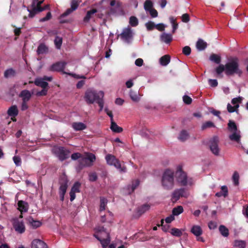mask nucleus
Returning <instances> with one entry per match:
<instances>
[{
  "label": "nucleus",
  "instance_id": "1",
  "mask_svg": "<svg viewBox=\"0 0 248 248\" xmlns=\"http://www.w3.org/2000/svg\"><path fill=\"white\" fill-rule=\"evenodd\" d=\"M225 74L232 75L234 74L240 77L242 74L239 68V60L236 57L232 58L225 64Z\"/></svg>",
  "mask_w": 248,
  "mask_h": 248
},
{
  "label": "nucleus",
  "instance_id": "2",
  "mask_svg": "<svg viewBox=\"0 0 248 248\" xmlns=\"http://www.w3.org/2000/svg\"><path fill=\"white\" fill-rule=\"evenodd\" d=\"M161 184L166 189H171L174 186V171L170 169L166 170L162 176Z\"/></svg>",
  "mask_w": 248,
  "mask_h": 248
},
{
  "label": "nucleus",
  "instance_id": "3",
  "mask_svg": "<svg viewBox=\"0 0 248 248\" xmlns=\"http://www.w3.org/2000/svg\"><path fill=\"white\" fill-rule=\"evenodd\" d=\"M96 234L94 235L101 243L103 248H106L110 241L109 233L103 227H98L96 229Z\"/></svg>",
  "mask_w": 248,
  "mask_h": 248
},
{
  "label": "nucleus",
  "instance_id": "4",
  "mask_svg": "<svg viewBox=\"0 0 248 248\" xmlns=\"http://www.w3.org/2000/svg\"><path fill=\"white\" fill-rule=\"evenodd\" d=\"M175 175L177 182L181 186L191 185L193 183L192 178L188 177L186 173L182 170V167L180 166L177 168Z\"/></svg>",
  "mask_w": 248,
  "mask_h": 248
},
{
  "label": "nucleus",
  "instance_id": "5",
  "mask_svg": "<svg viewBox=\"0 0 248 248\" xmlns=\"http://www.w3.org/2000/svg\"><path fill=\"white\" fill-rule=\"evenodd\" d=\"M52 152L61 161L67 159L70 156V151L62 146H54L52 149Z\"/></svg>",
  "mask_w": 248,
  "mask_h": 248
},
{
  "label": "nucleus",
  "instance_id": "6",
  "mask_svg": "<svg viewBox=\"0 0 248 248\" xmlns=\"http://www.w3.org/2000/svg\"><path fill=\"white\" fill-rule=\"evenodd\" d=\"M78 164L76 167L78 171H80L83 168L90 166L93 162V154H86L82 155L78 160Z\"/></svg>",
  "mask_w": 248,
  "mask_h": 248
},
{
  "label": "nucleus",
  "instance_id": "7",
  "mask_svg": "<svg viewBox=\"0 0 248 248\" xmlns=\"http://www.w3.org/2000/svg\"><path fill=\"white\" fill-rule=\"evenodd\" d=\"M107 163L109 165L114 166L116 168L119 169L122 172H125L126 168L124 167H121L120 162L115 157L111 155H108L106 156Z\"/></svg>",
  "mask_w": 248,
  "mask_h": 248
},
{
  "label": "nucleus",
  "instance_id": "8",
  "mask_svg": "<svg viewBox=\"0 0 248 248\" xmlns=\"http://www.w3.org/2000/svg\"><path fill=\"white\" fill-rule=\"evenodd\" d=\"M68 180L65 176H62L61 177L60 180V186L59 187V195L61 201H63L64 198V195L66 192L68 187Z\"/></svg>",
  "mask_w": 248,
  "mask_h": 248
},
{
  "label": "nucleus",
  "instance_id": "9",
  "mask_svg": "<svg viewBox=\"0 0 248 248\" xmlns=\"http://www.w3.org/2000/svg\"><path fill=\"white\" fill-rule=\"evenodd\" d=\"M13 227L15 230L19 233H23L25 231V226L22 220H19L17 218L13 219Z\"/></svg>",
  "mask_w": 248,
  "mask_h": 248
},
{
  "label": "nucleus",
  "instance_id": "10",
  "mask_svg": "<svg viewBox=\"0 0 248 248\" xmlns=\"http://www.w3.org/2000/svg\"><path fill=\"white\" fill-rule=\"evenodd\" d=\"M121 38L124 41L129 43L133 38V33L130 28L124 29L120 34Z\"/></svg>",
  "mask_w": 248,
  "mask_h": 248
},
{
  "label": "nucleus",
  "instance_id": "11",
  "mask_svg": "<svg viewBox=\"0 0 248 248\" xmlns=\"http://www.w3.org/2000/svg\"><path fill=\"white\" fill-rule=\"evenodd\" d=\"M104 95V93L102 91H99L95 93H94V102L98 104L100 107V111L102 110L104 107V101L103 100Z\"/></svg>",
  "mask_w": 248,
  "mask_h": 248
},
{
  "label": "nucleus",
  "instance_id": "12",
  "mask_svg": "<svg viewBox=\"0 0 248 248\" xmlns=\"http://www.w3.org/2000/svg\"><path fill=\"white\" fill-rule=\"evenodd\" d=\"M210 142L211 151L214 155H218L219 152L218 147V138L217 137H214L211 140Z\"/></svg>",
  "mask_w": 248,
  "mask_h": 248
},
{
  "label": "nucleus",
  "instance_id": "13",
  "mask_svg": "<svg viewBox=\"0 0 248 248\" xmlns=\"http://www.w3.org/2000/svg\"><path fill=\"white\" fill-rule=\"evenodd\" d=\"M80 186L81 184L78 182H75L73 185L70 192V200L71 202L75 200L76 198V193L80 192Z\"/></svg>",
  "mask_w": 248,
  "mask_h": 248
},
{
  "label": "nucleus",
  "instance_id": "14",
  "mask_svg": "<svg viewBox=\"0 0 248 248\" xmlns=\"http://www.w3.org/2000/svg\"><path fill=\"white\" fill-rule=\"evenodd\" d=\"M187 194L184 188H180L174 191L172 195V199L175 201L179 199L181 197H186Z\"/></svg>",
  "mask_w": 248,
  "mask_h": 248
},
{
  "label": "nucleus",
  "instance_id": "15",
  "mask_svg": "<svg viewBox=\"0 0 248 248\" xmlns=\"http://www.w3.org/2000/svg\"><path fill=\"white\" fill-rule=\"evenodd\" d=\"M78 6V3L77 0H72L71 3V8H68L62 15V17H65L70 14L74 11H75Z\"/></svg>",
  "mask_w": 248,
  "mask_h": 248
},
{
  "label": "nucleus",
  "instance_id": "16",
  "mask_svg": "<svg viewBox=\"0 0 248 248\" xmlns=\"http://www.w3.org/2000/svg\"><path fill=\"white\" fill-rule=\"evenodd\" d=\"M27 223L32 229H36L39 227L42 223L40 221L34 220L32 217L30 216L26 218Z\"/></svg>",
  "mask_w": 248,
  "mask_h": 248
},
{
  "label": "nucleus",
  "instance_id": "17",
  "mask_svg": "<svg viewBox=\"0 0 248 248\" xmlns=\"http://www.w3.org/2000/svg\"><path fill=\"white\" fill-rule=\"evenodd\" d=\"M66 64V62H57L52 65L51 70L52 71L63 72Z\"/></svg>",
  "mask_w": 248,
  "mask_h": 248
},
{
  "label": "nucleus",
  "instance_id": "18",
  "mask_svg": "<svg viewBox=\"0 0 248 248\" xmlns=\"http://www.w3.org/2000/svg\"><path fill=\"white\" fill-rule=\"evenodd\" d=\"M31 248H48L46 244L40 239H34L31 243Z\"/></svg>",
  "mask_w": 248,
  "mask_h": 248
},
{
  "label": "nucleus",
  "instance_id": "19",
  "mask_svg": "<svg viewBox=\"0 0 248 248\" xmlns=\"http://www.w3.org/2000/svg\"><path fill=\"white\" fill-rule=\"evenodd\" d=\"M231 133L232 134L229 136L230 140L232 141L239 143L241 138L240 131L237 130Z\"/></svg>",
  "mask_w": 248,
  "mask_h": 248
},
{
  "label": "nucleus",
  "instance_id": "20",
  "mask_svg": "<svg viewBox=\"0 0 248 248\" xmlns=\"http://www.w3.org/2000/svg\"><path fill=\"white\" fill-rule=\"evenodd\" d=\"M112 213L109 211H108L105 214L102 215L100 213L101 221L102 222H111L112 219Z\"/></svg>",
  "mask_w": 248,
  "mask_h": 248
},
{
  "label": "nucleus",
  "instance_id": "21",
  "mask_svg": "<svg viewBox=\"0 0 248 248\" xmlns=\"http://www.w3.org/2000/svg\"><path fill=\"white\" fill-rule=\"evenodd\" d=\"M17 205L18 209L21 213L28 211L29 209V204L27 202L23 201H19L17 203Z\"/></svg>",
  "mask_w": 248,
  "mask_h": 248
},
{
  "label": "nucleus",
  "instance_id": "22",
  "mask_svg": "<svg viewBox=\"0 0 248 248\" xmlns=\"http://www.w3.org/2000/svg\"><path fill=\"white\" fill-rule=\"evenodd\" d=\"M7 114L10 117H16L18 114V110L16 105L12 106L7 110Z\"/></svg>",
  "mask_w": 248,
  "mask_h": 248
},
{
  "label": "nucleus",
  "instance_id": "23",
  "mask_svg": "<svg viewBox=\"0 0 248 248\" xmlns=\"http://www.w3.org/2000/svg\"><path fill=\"white\" fill-rule=\"evenodd\" d=\"M34 83L36 86L42 88H47L48 85V83L44 81L42 78H36L34 81Z\"/></svg>",
  "mask_w": 248,
  "mask_h": 248
},
{
  "label": "nucleus",
  "instance_id": "24",
  "mask_svg": "<svg viewBox=\"0 0 248 248\" xmlns=\"http://www.w3.org/2000/svg\"><path fill=\"white\" fill-rule=\"evenodd\" d=\"M191 232L196 237H199L202 233V230L199 225H194L191 229Z\"/></svg>",
  "mask_w": 248,
  "mask_h": 248
},
{
  "label": "nucleus",
  "instance_id": "25",
  "mask_svg": "<svg viewBox=\"0 0 248 248\" xmlns=\"http://www.w3.org/2000/svg\"><path fill=\"white\" fill-rule=\"evenodd\" d=\"M19 96L22 98V100L23 101L28 102L30 99L31 94L29 91L25 90L21 91Z\"/></svg>",
  "mask_w": 248,
  "mask_h": 248
},
{
  "label": "nucleus",
  "instance_id": "26",
  "mask_svg": "<svg viewBox=\"0 0 248 248\" xmlns=\"http://www.w3.org/2000/svg\"><path fill=\"white\" fill-rule=\"evenodd\" d=\"M160 39L166 44H169L172 40V36L170 34L163 33L160 36Z\"/></svg>",
  "mask_w": 248,
  "mask_h": 248
},
{
  "label": "nucleus",
  "instance_id": "27",
  "mask_svg": "<svg viewBox=\"0 0 248 248\" xmlns=\"http://www.w3.org/2000/svg\"><path fill=\"white\" fill-rule=\"evenodd\" d=\"M108 202V201L106 198L103 197H100L99 209L100 213H102L106 209V207L107 206Z\"/></svg>",
  "mask_w": 248,
  "mask_h": 248
},
{
  "label": "nucleus",
  "instance_id": "28",
  "mask_svg": "<svg viewBox=\"0 0 248 248\" xmlns=\"http://www.w3.org/2000/svg\"><path fill=\"white\" fill-rule=\"evenodd\" d=\"M139 184L140 181L138 179L132 181L131 185H129L127 186L128 193L130 194L133 192L134 190L139 186Z\"/></svg>",
  "mask_w": 248,
  "mask_h": 248
},
{
  "label": "nucleus",
  "instance_id": "29",
  "mask_svg": "<svg viewBox=\"0 0 248 248\" xmlns=\"http://www.w3.org/2000/svg\"><path fill=\"white\" fill-rule=\"evenodd\" d=\"M85 98L88 104L93 103V91L88 90L85 93Z\"/></svg>",
  "mask_w": 248,
  "mask_h": 248
},
{
  "label": "nucleus",
  "instance_id": "30",
  "mask_svg": "<svg viewBox=\"0 0 248 248\" xmlns=\"http://www.w3.org/2000/svg\"><path fill=\"white\" fill-rule=\"evenodd\" d=\"M16 75V71L14 69L11 68L6 70L4 73V76L5 78H10L15 77Z\"/></svg>",
  "mask_w": 248,
  "mask_h": 248
},
{
  "label": "nucleus",
  "instance_id": "31",
  "mask_svg": "<svg viewBox=\"0 0 248 248\" xmlns=\"http://www.w3.org/2000/svg\"><path fill=\"white\" fill-rule=\"evenodd\" d=\"M170 56L168 55H165L160 58L159 62L162 66H167L170 62Z\"/></svg>",
  "mask_w": 248,
  "mask_h": 248
},
{
  "label": "nucleus",
  "instance_id": "32",
  "mask_svg": "<svg viewBox=\"0 0 248 248\" xmlns=\"http://www.w3.org/2000/svg\"><path fill=\"white\" fill-rule=\"evenodd\" d=\"M207 46V43L203 40L200 39L198 40L196 43V47L200 50L202 51L204 50Z\"/></svg>",
  "mask_w": 248,
  "mask_h": 248
},
{
  "label": "nucleus",
  "instance_id": "33",
  "mask_svg": "<svg viewBox=\"0 0 248 248\" xmlns=\"http://www.w3.org/2000/svg\"><path fill=\"white\" fill-rule=\"evenodd\" d=\"M233 246L238 248H246V242L241 240H235L233 242Z\"/></svg>",
  "mask_w": 248,
  "mask_h": 248
},
{
  "label": "nucleus",
  "instance_id": "34",
  "mask_svg": "<svg viewBox=\"0 0 248 248\" xmlns=\"http://www.w3.org/2000/svg\"><path fill=\"white\" fill-rule=\"evenodd\" d=\"M110 129L115 133H121L123 131V128L119 126L114 121L111 122Z\"/></svg>",
  "mask_w": 248,
  "mask_h": 248
},
{
  "label": "nucleus",
  "instance_id": "35",
  "mask_svg": "<svg viewBox=\"0 0 248 248\" xmlns=\"http://www.w3.org/2000/svg\"><path fill=\"white\" fill-rule=\"evenodd\" d=\"M243 97L239 96L238 97L233 98L232 100L231 103L233 106H235L236 109H238V108L239 107V104L241 103Z\"/></svg>",
  "mask_w": 248,
  "mask_h": 248
},
{
  "label": "nucleus",
  "instance_id": "36",
  "mask_svg": "<svg viewBox=\"0 0 248 248\" xmlns=\"http://www.w3.org/2000/svg\"><path fill=\"white\" fill-rule=\"evenodd\" d=\"M184 211L183 207L181 206H177V207L174 208L172 211V214L174 216H178L181 213H182Z\"/></svg>",
  "mask_w": 248,
  "mask_h": 248
},
{
  "label": "nucleus",
  "instance_id": "37",
  "mask_svg": "<svg viewBox=\"0 0 248 248\" xmlns=\"http://www.w3.org/2000/svg\"><path fill=\"white\" fill-rule=\"evenodd\" d=\"M228 130H229V131L230 132L239 130L237 129V126H236V124H235V123L231 120L229 121V123L228 124Z\"/></svg>",
  "mask_w": 248,
  "mask_h": 248
},
{
  "label": "nucleus",
  "instance_id": "38",
  "mask_svg": "<svg viewBox=\"0 0 248 248\" xmlns=\"http://www.w3.org/2000/svg\"><path fill=\"white\" fill-rule=\"evenodd\" d=\"M72 127L76 130H82L86 127L85 124L82 123H74Z\"/></svg>",
  "mask_w": 248,
  "mask_h": 248
},
{
  "label": "nucleus",
  "instance_id": "39",
  "mask_svg": "<svg viewBox=\"0 0 248 248\" xmlns=\"http://www.w3.org/2000/svg\"><path fill=\"white\" fill-rule=\"evenodd\" d=\"M219 231L222 236L224 237L228 236L229 230L224 225H220L219 227Z\"/></svg>",
  "mask_w": 248,
  "mask_h": 248
},
{
  "label": "nucleus",
  "instance_id": "40",
  "mask_svg": "<svg viewBox=\"0 0 248 248\" xmlns=\"http://www.w3.org/2000/svg\"><path fill=\"white\" fill-rule=\"evenodd\" d=\"M189 135L185 130H182L178 137V139L181 141H184L188 138Z\"/></svg>",
  "mask_w": 248,
  "mask_h": 248
},
{
  "label": "nucleus",
  "instance_id": "41",
  "mask_svg": "<svg viewBox=\"0 0 248 248\" xmlns=\"http://www.w3.org/2000/svg\"><path fill=\"white\" fill-rule=\"evenodd\" d=\"M215 70L218 77L222 78V75L221 74L224 71H225V65H224L223 64H220L216 68Z\"/></svg>",
  "mask_w": 248,
  "mask_h": 248
},
{
  "label": "nucleus",
  "instance_id": "42",
  "mask_svg": "<svg viewBox=\"0 0 248 248\" xmlns=\"http://www.w3.org/2000/svg\"><path fill=\"white\" fill-rule=\"evenodd\" d=\"M150 207L149 205L147 204H144L138 208V213L140 215L148 211L150 209Z\"/></svg>",
  "mask_w": 248,
  "mask_h": 248
},
{
  "label": "nucleus",
  "instance_id": "43",
  "mask_svg": "<svg viewBox=\"0 0 248 248\" xmlns=\"http://www.w3.org/2000/svg\"><path fill=\"white\" fill-rule=\"evenodd\" d=\"M210 60L217 64H219L221 62V58L219 55L213 54L210 56Z\"/></svg>",
  "mask_w": 248,
  "mask_h": 248
},
{
  "label": "nucleus",
  "instance_id": "44",
  "mask_svg": "<svg viewBox=\"0 0 248 248\" xmlns=\"http://www.w3.org/2000/svg\"><path fill=\"white\" fill-rule=\"evenodd\" d=\"M182 231L177 228H172L171 229L170 233L175 236L180 237L182 235Z\"/></svg>",
  "mask_w": 248,
  "mask_h": 248
},
{
  "label": "nucleus",
  "instance_id": "45",
  "mask_svg": "<svg viewBox=\"0 0 248 248\" xmlns=\"http://www.w3.org/2000/svg\"><path fill=\"white\" fill-rule=\"evenodd\" d=\"M130 96L131 99L135 102H138L140 99L139 95L132 90L130 91Z\"/></svg>",
  "mask_w": 248,
  "mask_h": 248
},
{
  "label": "nucleus",
  "instance_id": "46",
  "mask_svg": "<svg viewBox=\"0 0 248 248\" xmlns=\"http://www.w3.org/2000/svg\"><path fill=\"white\" fill-rule=\"evenodd\" d=\"M232 181L235 186H238L239 185V175L237 171H235L232 175Z\"/></svg>",
  "mask_w": 248,
  "mask_h": 248
},
{
  "label": "nucleus",
  "instance_id": "47",
  "mask_svg": "<svg viewBox=\"0 0 248 248\" xmlns=\"http://www.w3.org/2000/svg\"><path fill=\"white\" fill-rule=\"evenodd\" d=\"M46 51L47 47L46 46L43 44H41L38 47L37 52L38 54H40L46 53Z\"/></svg>",
  "mask_w": 248,
  "mask_h": 248
},
{
  "label": "nucleus",
  "instance_id": "48",
  "mask_svg": "<svg viewBox=\"0 0 248 248\" xmlns=\"http://www.w3.org/2000/svg\"><path fill=\"white\" fill-rule=\"evenodd\" d=\"M62 37L56 36L55 40L54 43L56 47L58 49H60L62 44Z\"/></svg>",
  "mask_w": 248,
  "mask_h": 248
},
{
  "label": "nucleus",
  "instance_id": "49",
  "mask_svg": "<svg viewBox=\"0 0 248 248\" xmlns=\"http://www.w3.org/2000/svg\"><path fill=\"white\" fill-rule=\"evenodd\" d=\"M144 7L146 11L153 8V3L150 0H146L144 3Z\"/></svg>",
  "mask_w": 248,
  "mask_h": 248
},
{
  "label": "nucleus",
  "instance_id": "50",
  "mask_svg": "<svg viewBox=\"0 0 248 248\" xmlns=\"http://www.w3.org/2000/svg\"><path fill=\"white\" fill-rule=\"evenodd\" d=\"M129 23L132 26L135 27L138 24V20L135 16H131L130 18Z\"/></svg>",
  "mask_w": 248,
  "mask_h": 248
},
{
  "label": "nucleus",
  "instance_id": "51",
  "mask_svg": "<svg viewBox=\"0 0 248 248\" xmlns=\"http://www.w3.org/2000/svg\"><path fill=\"white\" fill-rule=\"evenodd\" d=\"M212 127H215V125L214 124V123H212V122L208 121V122H205V123H204L202 124V129L203 130L207 128Z\"/></svg>",
  "mask_w": 248,
  "mask_h": 248
},
{
  "label": "nucleus",
  "instance_id": "52",
  "mask_svg": "<svg viewBox=\"0 0 248 248\" xmlns=\"http://www.w3.org/2000/svg\"><path fill=\"white\" fill-rule=\"evenodd\" d=\"M227 110L230 112L232 113L233 112H238V109L235 108V106H232L230 104H228L227 105Z\"/></svg>",
  "mask_w": 248,
  "mask_h": 248
},
{
  "label": "nucleus",
  "instance_id": "53",
  "mask_svg": "<svg viewBox=\"0 0 248 248\" xmlns=\"http://www.w3.org/2000/svg\"><path fill=\"white\" fill-rule=\"evenodd\" d=\"M82 155L79 153H75L71 155V157L72 160H76L78 159H80Z\"/></svg>",
  "mask_w": 248,
  "mask_h": 248
},
{
  "label": "nucleus",
  "instance_id": "54",
  "mask_svg": "<svg viewBox=\"0 0 248 248\" xmlns=\"http://www.w3.org/2000/svg\"><path fill=\"white\" fill-rule=\"evenodd\" d=\"M51 18V14L50 12H48L46 16L43 18H41L39 21L41 22H45L49 20Z\"/></svg>",
  "mask_w": 248,
  "mask_h": 248
},
{
  "label": "nucleus",
  "instance_id": "55",
  "mask_svg": "<svg viewBox=\"0 0 248 248\" xmlns=\"http://www.w3.org/2000/svg\"><path fill=\"white\" fill-rule=\"evenodd\" d=\"M183 53L185 55H189L191 53V48L188 46H186L183 48Z\"/></svg>",
  "mask_w": 248,
  "mask_h": 248
},
{
  "label": "nucleus",
  "instance_id": "56",
  "mask_svg": "<svg viewBox=\"0 0 248 248\" xmlns=\"http://www.w3.org/2000/svg\"><path fill=\"white\" fill-rule=\"evenodd\" d=\"M92 14H93V9H91L90 11H89L87 12V14L86 16L84 18V22H88L90 20V19L91 18V15Z\"/></svg>",
  "mask_w": 248,
  "mask_h": 248
},
{
  "label": "nucleus",
  "instance_id": "57",
  "mask_svg": "<svg viewBox=\"0 0 248 248\" xmlns=\"http://www.w3.org/2000/svg\"><path fill=\"white\" fill-rule=\"evenodd\" d=\"M183 101L186 104H190L192 102V99L187 95H184L183 97Z\"/></svg>",
  "mask_w": 248,
  "mask_h": 248
},
{
  "label": "nucleus",
  "instance_id": "58",
  "mask_svg": "<svg viewBox=\"0 0 248 248\" xmlns=\"http://www.w3.org/2000/svg\"><path fill=\"white\" fill-rule=\"evenodd\" d=\"M48 89L47 88H43L42 91L36 93V95L39 96H44L47 94Z\"/></svg>",
  "mask_w": 248,
  "mask_h": 248
},
{
  "label": "nucleus",
  "instance_id": "59",
  "mask_svg": "<svg viewBox=\"0 0 248 248\" xmlns=\"http://www.w3.org/2000/svg\"><path fill=\"white\" fill-rule=\"evenodd\" d=\"M146 27L148 30L151 31L155 27V25L153 22H149L146 24Z\"/></svg>",
  "mask_w": 248,
  "mask_h": 248
},
{
  "label": "nucleus",
  "instance_id": "60",
  "mask_svg": "<svg viewBox=\"0 0 248 248\" xmlns=\"http://www.w3.org/2000/svg\"><path fill=\"white\" fill-rule=\"evenodd\" d=\"M13 160L14 161V163L15 164L18 166L21 165V159L18 156H15L13 157Z\"/></svg>",
  "mask_w": 248,
  "mask_h": 248
},
{
  "label": "nucleus",
  "instance_id": "61",
  "mask_svg": "<svg viewBox=\"0 0 248 248\" xmlns=\"http://www.w3.org/2000/svg\"><path fill=\"white\" fill-rule=\"evenodd\" d=\"M148 12L150 13V14L151 15L152 17H156L157 16L158 13L155 9L152 8L151 10H149Z\"/></svg>",
  "mask_w": 248,
  "mask_h": 248
},
{
  "label": "nucleus",
  "instance_id": "62",
  "mask_svg": "<svg viewBox=\"0 0 248 248\" xmlns=\"http://www.w3.org/2000/svg\"><path fill=\"white\" fill-rule=\"evenodd\" d=\"M32 8H33V9L35 12L36 13H39L43 11V8L41 6H38L35 4V6H32Z\"/></svg>",
  "mask_w": 248,
  "mask_h": 248
},
{
  "label": "nucleus",
  "instance_id": "63",
  "mask_svg": "<svg viewBox=\"0 0 248 248\" xmlns=\"http://www.w3.org/2000/svg\"><path fill=\"white\" fill-rule=\"evenodd\" d=\"M182 20L184 22H188L189 21V15L187 14H183L182 16Z\"/></svg>",
  "mask_w": 248,
  "mask_h": 248
},
{
  "label": "nucleus",
  "instance_id": "64",
  "mask_svg": "<svg viewBox=\"0 0 248 248\" xmlns=\"http://www.w3.org/2000/svg\"><path fill=\"white\" fill-rule=\"evenodd\" d=\"M209 83L212 87H215L217 86L218 83L216 79H209Z\"/></svg>",
  "mask_w": 248,
  "mask_h": 248
}]
</instances>
